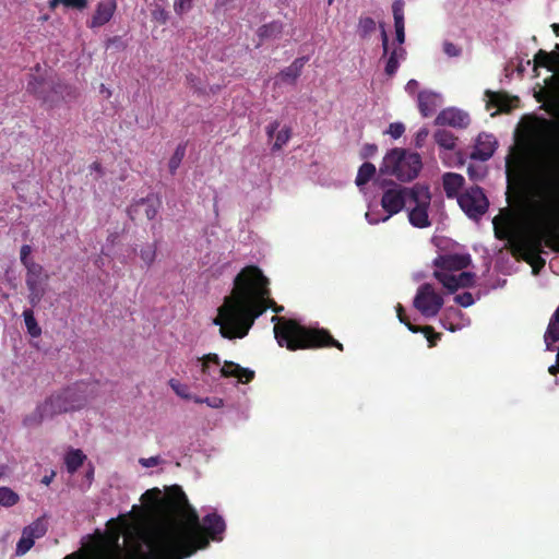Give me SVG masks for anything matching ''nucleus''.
<instances>
[{
    "label": "nucleus",
    "mask_w": 559,
    "mask_h": 559,
    "mask_svg": "<svg viewBox=\"0 0 559 559\" xmlns=\"http://www.w3.org/2000/svg\"><path fill=\"white\" fill-rule=\"evenodd\" d=\"M521 227V248L524 260L538 274L546 264L542 253L544 245L559 252L555 239L556 200L552 170L547 162L515 191L512 200L508 197Z\"/></svg>",
    "instance_id": "1"
},
{
    "label": "nucleus",
    "mask_w": 559,
    "mask_h": 559,
    "mask_svg": "<svg viewBox=\"0 0 559 559\" xmlns=\"http://www.w3.org/2000/svg\"><path fill=\"white\" fill-rule=\"evenodd\" d=\"M269 284V278L255 265L246 266L237 274L231 294L224 298L213 319L222 337L242 338L267 308L276 313L284 310L283 306L270 299Z\"/></svg>",
    "instance_id": "2"
},
{
    "label": "nucleus",
    "mask_w": 559,
    "mask_h": 559,
    "mask_svg": "<svg viewBox=\"0 0 559 559\" xmlns=\"http://www.w3.org/2000/svg\"><path fill=\"white\" fill-rule=\"evenodd\" d=\"M169 498L176 512L183 519L181 523H173L157 533L152 542L155 552L163 557H189L200 548L210 545L209 535L214 540H222L226 524L217 513L204 516L203 525L197 510L189 503L186 493L179 486L171 488Z\"/></svg>",
    "instance_id": "3"
},
{
    "label": "nucleus",
    "mask_w": 559,
    "mask_h": 559,
    "mask_svg": "<svg viewBox=\"0 0 559 559\" xmlns=\"http://www.w3.org/2000/svg\"><path fill=\"white\" fill-rule=\"evenodd\" d=\"M274 335L280 346L290 350L318 346H335L343 349V345L334 340L325 330H308L293 320L274 316Z\"/></svg>",
    "instance_id": "4"
},
{
    "label": "nucleus",
    "mask_w": 559,
    "mask_h": 559,
    "mask_svg": "<svg viewBox=\"0 0 559 559\" xmlns=\"http://www.w3.org/2000/svg\"><path fill=\"white\" fill-rule=\"evenodd\" d=\"M421 166L419 154L395 147L385 154L379 171L382 175L394 176L400 181H411L418 176Z\"/></svg>",
    "instance_id": "5"
},
{
    "label": "nucleus",
    "mask_w": 559,
    "mask_h": 559,
    "mask_svg": "<svg viewBox=\"0 0 559 559\" xmlns=\"http://www.w3.org/2000/svg\"><path fill=\"white\" fill-rule=\"evenodd\" d=\"M416 192V185L413 187H403L395 182H391L381 198V206L386 213L385 218H391L400 213L408 204H412V198Z\"/></svg>",
    "instance_id": "6"
},
{
    "label": "nucleus",
    "mask_w": 559,
    "mask_h": 559,
    "mask_svg": "<svg viewBox=\"0 0 559 559\" xmlns=\"http://www.w3.org/2000/svg\"><path fill=\"white\" fill-rule=\"evenodd\" d=\"M431 202L429 188L416 183V192L412 198V204H408V221L416 228H427L431 225L428 209Z\"/></svg>",
    "instance_id": "7"
},
{
    "label": "nucleus",
    "mask_w": 559,
    "mask_h": 559,
    "mask_svg": "<svg viewBox=\"0 0 559 559\" xmlns=\"http://www.w3.org/2000/svg\"><path fill=\"white\" fill-rule=\"evenodd\" d=\"M68 86L57 79H38L33 76L27 84V91L45 103L53 104L64 98Z\"/></svg>",
    "instance_id": "8"
},
{
    "label": "nucleus",
    "mask_w": 559,
    "mask_h": 559,
    "mask_svg": "<svg viewBox=\"0 0 559 559\" xmlns=\"http://www.w3.org/2000/svg\"><path fill=\"white\" fill-rule=\"evenodd\" d=\"M41 405L45 409L44 412H46L45 415H47L49 419H52L57 415L80 408L82 403L74 390L67 389L62 392L51 394Z\"/></svg>",
    "instance_id": "9"
},
{
    "label": "nucleus",
    "mask_w": 559,
    "mask_h": 559,
    "mask_svg": "<svg viewBox=\"0 0 559 559\" xmlns=\"http://www.w3.org/2000/svg\"><path fill=\"white\" fill-rule=\"evenodd\" d=\"M463 212L472 219H479L487 211L489 202L478 186L471 187L457 198Z\"/></svg>",
    "instance_id": "10"
},
{
    "label": "nucleus",
    "mask_w": 559,
    "mask_h": 559,
    "mask_svg": "<svg viewBox=\"0 0 559 559\" xmlns=\"http://www.w3.org/2000/svg\"><path fill=\"white\" fill-rule=\"evenodd\" d=\"M414 307L425 317H436L443 306V298L428 283L417 289L413 301Z\"/></svg>",
    "instance_id": "11"
},
{
    "label": "nucleus",
    "mask_w": 559,
    "mask_h": 559,
    "mask_svg": "<svg viewBox=\"0 0 559 559\" xmlns=\"http://www.w3.org/2000/svg\"><path fill=\"white\" fill-rule=\"evenodd\" d=\"M435 123L437 126L466 128L469 124V116L467 112L461 109L451 107L440 111L435 120Z\"/></svg>",
    "instance_id": "12"
},
{
    "label": "nucleus",
    "mask_w": 559,
    "mask_h": 559,
    "mask_svg": "<svg viewBox=\"0 0 559 559\" xmlns=\"http://www.w3.org/2000/svg\"><path fill=\"white\" fill-rule=\"evenodd\" d=\"M497 141L492 134L480 133L477 138L475 147L471 153L472 159L481 162L488 160L496 151Z\"/></svg>",
    "instance_id": "13"
},
{
    "label": "nucleus",
    "mask_w": 559,
    "mask_h": 559,
    "mask_svg": "<svg viewBox=\"0 0 559 559\" xmlns=\"http://www.w3.org/2000/svg\"><path fill=\"white\" fill-rule=\"evenodd\" d=\"M417 104L420 114L430 117L441 106L442 96L435 91L424 90L417 95Z\"/></svg>",
    "instance_id": "14"
},
{
    "label": "nucleus",
    "mask_w": 559,
    "mask_h": 559,
    "mask_svg": "<svg viewBox=\"0 0 559 559\" xmlns=\"http://www.w3.org/2000/svg\"><path fill=\"white\" fill-rule=\"evenodd\" d=\"M472 263L469 254H443L439 255L433 264L444 271H460Z\"/></svg>",
    "instance_id": "15"
},
{
    "label": "nucleus",
    "mask_w": 559,
    "mask_h": 559,
    "mask_svg": "<svg viewBox=\"0 0 559 559\" xmlns=\"http://www.w3.org/2000/svg\"><path fill=\"white\" fill-rule=\"evenodd\" d=\"M115 10L116 2L114 0L100 1L96 7V11L92 16V20L87 23L88 27H99L109 22L114 15Z\"/></svg>",
    "instance_id": "16"
},
{
    "label": "nucleus",
    "mask_w": 559,
    "mask_h": 559,
    "mask_svg": "<svg viewBox=\"0 0 559 559\" xmlns=\"http://www.w3.org/2000/svg\"><path fill=\"white\" fill-rule=\"evenodd\" d=\"M219 373L225 378H237L239 381L245 383L251 381L254 377V371L248 368H242L240 365L233 361H225L223 367L219 369Z\"/></svg>",
    "instance_id": "17"
},
{
    "label": "nucleus",
    "mask_w": 559,
    "mask_h": 559,
    "mask_svg": "<svg viewBox=\"0 0 559 559\" xmlns=\"http://www.w3.org/2000/svg\"><path fill=\"white\" fill-rule=\"evenodd\" d=\"M158 205H159L158 200H156L154 198L148 197L145 199H141L140 201L135 202L134 204H132L130 206L129 215L133 219L134 215L139 214L140 211L143 209L147 219L152 221L157 215Z\"/></svg>",
    "instance_id": "18"
},
{
    "label": "nucleus",
    "mask_w": 559,
    "mask_h": 559,
    "mask_svg": "<svg viewBox=\"0 0 559 559\" xmlns=\"http://www.w3.org/2000/svg\"><path fill=\"white\" fill-rule=\"evenodd\" d=\"M28 289V302L37 307L48 290V280H25Z\"/></svg>",
    "instance_id": "19"
},
{
    "label": "nucleus",
    "mask_w": 559,
    "mask_h": 559,
    "mask_svg": "<svg viewBox=\"0 0 559 559\" xmlns=\"http://www.w3.org/2000/svg\"><path fill=\"white\" fill-rule=\"evenodd\" d=\"M404 1L395 0L392 10L394 17V26H395V39L402 45L405 41V31H404Z\"/></svg>",
    "instance_id": "20"
},
{
    "label": "nucleus",
    "mask_w": 559,
    "mask_h": 559,
    "mask_svg": "<svg viewBox=\"0 0 559 559\" xmlns=\"http://www.w3.org/2000/svg\"><path fill=\"white\" fill-rule=\"evenodd\" d=\"M463 183L464 178L459 174L447 173L443 176V189L448 198L456 197Z\"/></svg>",
    "instance_id": "21"
},
{
    "label": "nucleus",
    "mask_w": 559,
    "mask_h": 559,
    "mask_svg": "<svg viewBox=\"0 0 559 559\" xmlns=\"http://www.w3.org/2000/svg\"><path fill=\"white\" fill-rule=\"evenodd\" d=\"M307 61L308 59L305 57L295 59L290 66L282 70L280 74L282 80L285 82L294 83L300 75L301 70Z\"/></svg>",
    "instance_id": "22"
},
{
    "label": "nucleus",
    "mask_w": 559,
    "mask_h": 559,
    "mask_svg": "<svg viewBox=\"0 0 559 559\" xmlns=\"http://www.w3.org/2000/svg\"><path fill=\"white\" fill-rule=\"evenodd\" d=\"M396 311H397V317H399L400 321L402 323H404L408 328V330L414 333L424 332L426 334L428 341L430 342V345L435 344V340L440 338V334H433V338L430 337L429 334L433 332V329L431 326L418 328V326L411 324V322L404 316V309L401 305H397Z\"/></svg>",
    "instance_id": "23"
},
{
    "label": "nucleus",
    "mask_w": 559,
    "mask_h": 559,
    "mask_svg": "<svg viewBox=\"0 0 559 559\" xmlns=\"http://www.w3.org/2000/svg\"><path fill=\"white\" fill-rule=\"evenodd\" d=\"M535 67L534 70H536L538 67H545L549 71H555L558 62V57L552 52H547L543 49H540L534 58Z\"/></svg>",
    "instance_id": "24"
},
{
    "label": "nucleus",
    "mask_w": 559,
    "mask_h": 559,
    "mask_svg": "<svg viewBox=\"0 0 559 559\" xmlns=\"http://www.w3.org/2000/svg\"><path fill=\"white\" fill-rule=\"evenodd\" d=\"M487 107H496L500 110H509L510 104L507 95L498 92L486 91Z\"/></svg>",
    "instance_id": "25"
},
{
    "label": "nucleus",
    "mask_w": 559,
    "mask_h": 559,
    "mask_svg": "<svg viewBox=\"0 0 559 559\" xmlns=\"http://www.w3.org/2000/svg\"><path fill=\"white\" fill-rule=\"evenodd\" d=\"M283 32V24L278 21H273L269 24L262 25L258 29V35L262 39H275L280 37Z\"/></svg>",
    "instance_id": "26"
},
{
    "label": "nucleus",
    "mask_w": 559,
    "mask_h": 559,
    "mask_svg": "<svg viewBox=\"0 0 559 559\" xmlns=\"http://www.w3.org/2000/svg\"><path fill=\"white\" fill-rule=\"evenodd\" d=\"M433 139L436 143L445 150H454L456 144V138L448 130L439 129L435 132Z\"/></svg>",
    "instance_id": "27"
},
{
    "label": "nucleus",
    "mask_w": 559,
    "mask_h": 559,
    "mask_svg": "<svg viewBox=\"0 0 559 559\" xmlns=\"http://www.w3.org/2000/svg\"><path fill=\"white\" fill-rule=\"evenodd\" d=\"M433 275L450 293L460 288L457 275L442 271H436Z\"/></svg>",
    "instance_id": "28"
},
{
    "label": "nucleus",
    "mask_w": 559,
    "mask_h": 559,
    "mask_svg": "<svg viewBox=\"0 0 559 559\" xmlns=\"http://www.w3.org/2000/svg\"><path fill=\"white\" fill-rule=\"evenodd\" d=\"M85 455L81 450H72L66 455V465L69 473L73 474L83 464Z\"/></svg>",
    "instance_id": "29"
},
{
    "label": "nucleus",
    "mask_w": 559,
    "mask_h": 559,
    "mask_svg": "<svg viewBox=\"0 0 559 559\" xmlns=\"http://www.w3.org/2000/svg\"><path fill=\"white\" fill-rule=\"evenodd\" d=\"M376 174V166L369 162L364 163L357 173L356 185L362 187L366 185Z\"/></svg>",
    "instance_id": "30"
},
{
    "label": "nucleus",
    "mask_w": 559,
    "mask_h": 559,
    "mask_svg": "<svg viewBox=\"0 0 559 559\" xmlns=\"http://www.w3.org/2000/svg\"><path fill=\"white\" fill-rule=\"evenodd\" d=\"M20 501V496L10 487H0V506L11 508Z\"/></svg>",
    "instance_id": "31"
},
{
    "label": "nucleus",
    "mask_w": 559,
    "mask_h": 559,
    "mask_svg": "<svg viewBox=\"0 0 559 559\" xmlns=\"http://www.w3.org/2000/svg\"><path fill=\"white\" fill-rule=\"evenodd\" d=\"M44 407L41 404H39L31 414H28L23 423L25 426L27 427H36V426H39L45 419H49L46 414V412H44Z\"/></svg>",
    "instance_id": "32"
},
{
    "label": "nucleus",
    "mask_w": 559,
    "mask_h": 559,
    "mask_svg": "<svg viewBox=\"0 0 559 559\" xmlns=\"http://www.w3.org/2000/svg\"><path fill=\"white\" fill-rule=\"evenodd\" d=\"M26 269V277L25 280H49V275L44 273V269L40 264L36 263L35 261L27 262V264L24 265Z\"/></svg>",
    "instance_id": "33"
},
{
    "label": "nucleus",
    "mask_w": 559,
    "mask_h": 559,
    "mask_svg": "<svg viewBox=\"0 0 559 559\" xmlns=\"http://www.w3.org/2000/svg\"><path fill=\"white\" fill-rule=\"evenodd\" d=\"M23 318L25 322V326L27 332L33 337H38L41 334V329L39 328L32 309H25L23 311Z\"/></svg>",
    "instance_id": "34"
},
{
    "label": "nucleus",
    "mask_w": 559,
    "mask_h": 559,
    "mask_svg": "<svg viewBox=\"0 0 559 559\" xmlns=\"http://www.w3.org/2000/svg\"><path fill=\"white\" fill-rule=\"evenodd\" d=\"M376 31V22L369 16H361L358 21L357 33L361 38H367Z\"/></svg>",
    "instance_id": "35"
},
{
    "label": "nucleus",
    "mask_w": 559,
    "mask_h": 559,
    "mask_svg": "<svg viewBox=\"0 0 559 559\" xmlns=\"http://www.w3.org/2000/svg\"><path fill=\"white\" fill-rule=\"evenodd\" d=\"M23 532L35 540L46 534L47 527L41 520H36L31 525L26 526Z\"/></svg>",
    "instance_id": "36"
},
{
    "label": "nucleus",
    "mask_w": 559,
    "mask_h": 559,
    "mask_svg": "<svg viewBox=\"0 0 559 559\" xmlns=\"http://www.w3.org/2000/svg\"><path fill=\"white\" fill-rule=\"evenodd\" d=\"M156 252L157 245L155 242L146 243L140 250V258L142 259L146 266H151L155 261Z\"/></svg>",
    "instance_id": "37"
},
{
    "label": "nucleus",
    "mask_w": 559,
    "mask_h": 559,
    "mask_svg": "<svg viewBox=\"0 0 559 559\" xmlns=\"http://www.w3.org/2000/svg\"><path fill=\"white\" fill-rule=\"evenodd\" d=\"M151 15L152 20L157 22L160 25H164L169 20V12L159 3L154 2L151 4Z\"/></svg>",
    "instance_id": "38"
},
{
    "label": "nucleus",
    "mask_w": 559,
    "mask_h": 559,
    "mask_svg": "<svg viewBox=\"0 0 559 559\" xmlns=\"http://www.w3.org/2000/svg\"><path fill=\"white\" fill-rule=\"evenodd\" d=\"M186 155V144H179L169 159V171L175 174Z\"/></svg>",
    "instance_id": "39"
},
{
    "label": "nucleus",
    "mask_w": 559,
    "mask_h": 559,
    "mask_svg": "<svg viewBox=\"0 0 559 559\" xmlns=\"http://www.w3.org/2000/svg\"><path fill=\"white\" fill-rule=\"evenodd\" d=\"M210 362L219 366L221 359L216 354L205 355L203 358H198V364L200 365L201 372L203 376H210Z\"/></svg>",
    "instance_id": "40"
},
{
    "label": "nucleus",
    "mask_w": 559,
    "mask_h": 559,
    "mask_svg": "<svg viewBox=\"0 0 559 559\" xmlns=\"http://www.w3.org/2000/svg\"><path fill=\"white\" fill-rule=\"evenodd\" d=\"M35 540L29 537L24 532L22 533V537L16 544L15 555L16 556H23L25 555L33 546Z\"/></svg>",
    "instance_id": "41"
},
{
    "label": "nucleus",
    "mask_w": 559,
    "mask_h": 559,
    "mask_svg": "<svg viewBox=\"0 0 559 559\" xmlns=\"http://www.w3.org/2000/svg\"><path fill=\"white\" fill-rule=\"evenodd\" d=\"M399 67H400V60L396 57V52H391L386 60V64L384 68L385 74L389 76H393L396 73Z\"/></svg>",
    "instance_id": "42"
},
{
    "label": "nucleus",
    "mask_w": 559,
    "mask_h": 559,
    "mask_svg": "<svg viewBox=\"0 0 559 559\" xmlns=\"http://www.w3.org/2000/svg\"><path fill=\"white\" fill-rule=\"evenodd\" d=\"M289 138H290V129L289 128H284L280 131H277L276 140L273 145V151L281 150L283 147V145H285L288 142Z\"/></svg>",
    "instance_id": "43"
},
{
    "label": "nucleus",
    "mask_w": 559,
    "mask_h": 559,
    "mask_svg": "<svg viewBox=\"0 0 559 559\" xmlns=\"http://www.w3.org/2000/svg\"><path fill=\"white\" fill-rule=\"evenodd\" d=\"M58 3H62L68 8L84 9L87 5V0H51L50 8H55Z\"/></svg>",
    "instance_id": "44"
},
{
    "label": "nucleus",
    "mask_w": 559,
    "mask_h": 559,
    "mask_svg": "<svg viewBox=\"0 0 559 559\" xmlns=\"http://www.w3.org/2000/svg\"><path fill=\"white\" fill-rule=\"evenodd\" d=\"M169 385L176 392L177 395L183 399H192V396L189 394V388L186 384H181L179 381L171 379L169 381Z\"/></svg>",
    "instance_id": "45"
},
{
    "label": "nucleus",
    "mask_w": 559,
    "mask_h": 559,
    "mask_svg": "<svg viewBox=\"0 0 559 559\" xmlns=\"http://www.w3.org/2000/svg\"><path fill=\"white\" fill-rule=\"evenodd\" d=\"M460 287H469L474 284L475 274L472 272H462L457 275Z\"/></svg>",
    "instance_id": "46"
},
{
    "label": "nucleus",
    "mask_w": 559,
    "mask_h": 559,
    "mask_svg": "<svg viewBox=\"0 0 559 559\" xmlns=\"http://www.w3.org/2000/svg\"><path fill=\"white\" fill-rule=\"evenodd\" d=\"M454 300L456 304H459L460 306L466 308V307H469L474 304V298H473V295L468 292H465L463 294H460V295H456L454 297Z\"/></svg>",
    "instance_id": "47"
},
{
    "label": "nucleus",
    "mask_w": 559,
    "mask_h": 559,
    "mask_svg": "<svg viewBox=\"0 0 559 559\" xmlns=\"http://www.w3.org/2000/svg\"><path fill=\"white\" fill-rule=\"evenodd\" d=\"M192 7V0H176L174 3V11L181 15L189 11Z\"/></svg>",
    "instance_id": "48"
},
{
    "label": "nucleus",
    "mask_w": 559,
    "mask_h": 559,
    "mask_svg": "<svg viewBox=\"0 0 559 559\" xmlns=\"http://www.w3.org/2000/svg\"><path fill=\"white\" fill-rule=\"evenodd\" d=\"M404 131H405V127L402 122H393L389 126L388 133L393 139H399L403 135Z\"/></svg>",
    "instance_id": "49"
},
{
    "label": "nucleus",
    "mask_w": 559,
    "mask_h": 559,
    "mask_svg": "<svg viewBox=\"0 0 559 559\" xmlns=\"http://www.w3.org/2000/svg\"><path fill=\"white\" fill-rule=\"evenodd\" d=\"M443 51L449 57H459L462 53V49L451 41L443 43Z\"/></svg>",
    "instance_id": "50"
},
{
    "label": "nucleus",
    "mask_w": 559,
    "mask_h": 559,
    "mask_svg": "<svg viewBox=\"0 0 559 559\" xmlns=\"http://www.w3.org/2000/svg\"><path fill=\"white\" fill-rule=\"evenodd\" d=\"M193 400H194L195 403H206L212 408H221L224 405L223 400L219 399V397H213V399H210V397H205V399L193 397Z\"/></svg>",
    "instance_id": "51"
},
{
    "label": "nucleus",
    "mask_w": 559,
    "mask_h": 559,
    "mask_svg": "<svg viewBox=\"0 0 559 559\" xmlns=\"http://www.w3.org/2000/svg\"><path fill=\"white\" fill-rule=\"evenodd\" d=\"M467 174H468L469 178L475 181L481 179L485 176V171H484L483 167L473 166V165H469L467 167Z\"/></svg>",
    "instance_id": "52"
},
{
    "label": "nucleus",
    "mask_w": 559,
    "mask_h": 559,
    "mask_svg": "<svg viewBox=\"0 0 559 559\" xmlns=\"http://www.w3.org/2000/svg\"><path fill=\"white\" fill-rule=\"evenodd\" d=\"M366 219L369 224H378L380 222H386L389 218L384 216H380L379 212L368 211L365 215Z\"/></svg>",
    "instance_id": "53"
},
{
    "label": "nucleus",
    "mask_w": 559,
    "mask_h": 559,
    "mask_svg": "<svg viewBox=\"0 0 559 559\" xmlns=\"http://www.w3.org/2000/svg\"><path fill=\"white\" fill-rule=\"evenodd\" d=\"M31 252H32L31 246L23 245L21 247L20 259H21V262L23 265H25V264H27V262L32 261V259L29 258Z\"/></svg>",
    "instance_id": "54"
},
{
    "label": "nucleus",
    "mask_w": 559,
    "mask_h": 559,
    "mask_svg": "<svg viewBox=\"0 0 559 559\" xmlns=\"http://www.w3.org/2000/svg\"><path fill=\"white\" fill-rule=\"evenodd\" d=\"M380 28H381V39H382L383 55L385 56L389 52V37H388V34L385 32V28H384L383 24H380Z\"/></svg>",
    "instance_id": "55"
},
{
    "label": "nucleus",
    "mask_w": 559,
    "mask_h": 559,
    "mask_svg": "<svg viewBox=\"0 0 559 559\" xmlns=\"http://www.w3.org/2000/svg\"><path fill=\"white\" fill-rule=\"evenodd\" d=\"M378 147L376 144H366L362 148V157H370L376 154Z\"/></svg>",
    "instance_id": "56"
},
{
    "label": "nucleus",
    "mask_w": 559,
    "mask_h": 559,
    "mask_svg": "<svg viewBox=\"0 0 559 559\" xmlns=\"http://www.w3.org/2000/svg\"><path fill=\"white\" fill-rule=\"evenodd\" d=\"M278 127H280V122L278 121H273L271 122L266 128H265V131H266V134L270 139H272L275 134V132L278 130Z\"/></svg>",
    "instance_id": "57"
},
{
    "label": "nucleus",
    "mask_w": 559,
    "mask_h": 559,
    "mask_svg": "<svg viewBox=\"0 0 559 559\" xmlns=\"http://www.w3.org/2000/svg\"><path fill=\"white\" fill-rule=\"evenodd\" d=\"M158 457L157 456H151L148 459H141L140 463L145 467H153L158 464Z\"/></svg>",
    "instance_id": "58"
},
{
    "label": "nucleus",
    "mask_w": 559,
    "mask_h": 559,
    "mask_svg": "<svg viewBox=\"0 0 559 559\" xmlns=\"http://www.w3.org/2000/svg\"><path fill=\"white\" fill-rule=\"evenodd\" d=\"M418 86H419V83H418L416 80L412 79V80H409V81L406 83V85H405V91H406L408 94H411V95H412V94H414V93L416 92V90L418 88Z\"/></svg>",
    "instance_id": "59"
},
{
    "label": "nucleus",
    "mask_w": 559,
    "mask_h": 559,
    "mask_svg": "<svg viewBox=\"0 0 559 559\" xmlns=\"http://www.w3.org/2000/svg\"><path fill=\"white\" fill-rule=\"evenodd\" d=\"M428 136V130L427 129H420L416 134V145L421 146V143L427 139Z\"/></svg>",
    "instance_id": "60"
},
{
    "label": "nucleus",
    "mask_w": 559,
    "mask_h": 559,
    "mask_svg": "<svg viewBox=\"0 0 559 559\" xmlns=\"http://www.w3.org/2000/svg\"><path fill=\"white\" fill-rule=\"evenodd\" d=\"M56 476V472L51 471L49 475L43 477L41 483L46 486L50 485Z\"/></svg>",
    "instance_id": "61"
},
{
    "label": "nucleus",
    "mask_w": 559,
    "mask_h": 559,
    "mask_svg": "<svg viewBox=\"0 0 559 559\" xmlns=\"http://www.w3.org/2000/svg\"><path fill=\"white\" fill-rule=\"evenodd\" d=\"M391 52H396V57H397L399 60H404L405 59L406 51L402 47L395 48Z\"/></svg>",
    "instance_id": "62"
},
{
    "label": "nucleus",
    "mask_w": 559,
    "mask_h": 559,
    "mask_svg": "<svg viewBox=\"0 0 559 559\" xmlns=\"http://www.w3.org/2000/svg\"><path fill=\"white\" fill-rule=\"evenodd\" d=\"M159 495H160L159 489L154 488V489L147 490V491L143 495V497L154 496V498H155V499H158Z\"/></svg>",
    "instance_id": "63"
},
{
    "label": "nucleus",
    "mask_w": 559,
    "mask_h": 559,
    "mask_svg": "<svg viewBox=\"0 0 559 559\" xmlns=\"http://www.w3.org/2000/svg\"><path fill=\"white\" fill-rule=\"evenodd\" d=\"M8 467L5 465H0V480L4 477L7 474Z\"/></svg>",
    "instance_id": "64"
}]
</instances>
